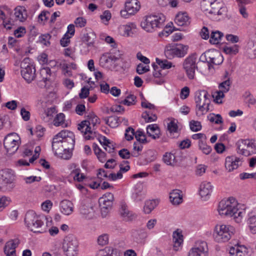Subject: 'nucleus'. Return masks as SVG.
I'll return each instance as SVG.
<instances>
[{
  "instance_id": "21",
  "label": "nucleus",
  "mask_w": 256,
  "mask_h": 256,
  "mask_svg": "<svg viewBox=\"0 0 256 256\" xmlns=\"http://www.w3.org/2000/svg\"><path fill=\"white\" fill-rule=\"evenodd\" d=\"M19 242L18 240L8 242L4 248V252L6 256H16V248L18 246Z\"/></svg>"
},
{
  "instance_id": "9",
  "label": "nucleus",
  "mask_w": 256,
  "mask_h": 256,
  "mask_svg": "<svg viewBox=\"0 0 256 256\" xmlns=\"http://www.w3.org/2000/svg\"><path fill=\"white\" fill-rule=\"evenodd\" d=\"M196 60V55L193 54L187 57L183 62V68L190 80L194 79L196 70L198 68Z\"/></svg>"
},
{
  "instance_id": "54",
  "label": "nucleus",
  "mask_w": 256,
  "mask_h": 256,
  "mask_svg": "<svg viewBox=\"0 0 256 256\" xmlns=\"http://www.w3.org/2000/svg\"><path fill=\"white\" fill-rule=\"evenodd\" d=\"M190 130L193 132H198L202 129V125L200 122L192 120L190 122Z\"/></svg>"
},
{
  "instance_id": "50",
  "label": "nucleus",
  "mask_w": 256,
  "mask_h": 256,
  "mask_svg": "<svg viewBox=\"0 0 256 256\" xmlns=\"http://www.w3.org/2000/svg\"><path fill=\"white\" fill-rule=\"evenodd\" d=\"M114 249L112 247H106L98 250L96 256H113Z\"/></svg>"
},
{
  "instance_id": "35",
  "label": "nucleus",
  "mask_w": 256,
  "mask_h": 256,
  "mask_svg": "<svg viewBox=\"0 0 256 256\" xmlns=\"http://www.w3.org/2000/svg\"><path fill=\"white\" fill-rule=\"evenodd\" d=\"M94 34L90 32L84 33L82 34L81 40L83 42H86L88 47L94 46Z\"/></svg>"
},
{
  "instance_id": "36",
  "label": "nucleus",
  "mask_w": 256,
  "mask_h": 256,
  "mask_svg": "<svg viewBox=\"0 0 256 256\" xmlns=\"http://www.w3.org/2000/svg\"><path fill=\"white\" fill-rule=\"evenodd\" d=\"M65 116L63 113H60L56 114L54 120V124L56 126H61L62 128L67 126L65 123Z\"/></svg>"
},
{
  "instance_id": "40",
  "label": "nucleus",
  "mask_w": 256,
  "mask_h": 256,
  "mask_svg": "<svg viewBox=\"0 0 256 256\" xmlns=\"http://www.w3.org/2000/svg\"><path fill=\"white\" fill-rule=\"evenodd\" d=\"M175 156L171 152H166L163 156L164 162L168 166H174L176 163Z\"/></svg>"
},
{
  "instance_id": "38",
  "label": "nucleus",
  "mask_w": 256,
  "mask_h": 256,
  "mask_svg": "<svg viewBox=\"0 0 256 256\" xmlns=\"http://www.w3.org/2000/svg\"><path fill=\"white\" fill-rule=\"evenodd\" d=\"M173 242H174V248H176L180 246V244L183 242V236L181 232H178V230L174 231L172 234Z\"/></svg>"
},
{
  "instance_id": "25",
  "label": "nucleus",
  "mask_w": 256,
  "mask_h": 256,
  "mask_svg": "<svg viewBox=\"0 0 256 256\" xmlns=\"http://www.w3.org/2000/svg\"><path fill=\"white\" fill-rule=\"evenodd\" d=\"M182 192L179 190H174L170 194V202L174 205H178L182 202Z\"/></svg>"
},
{
  "instance_id": "11",
  "label": "nucleus",
  "mask_w": 256,
  "mask_h": 256,
  "mask_svg": "<svg viewBox=\"0 0 256 256\" xmlns=\"http://www.w3.org/2000/svg\"><path fill=\"white\" fill-rule=\"evenodd\" d=\"M58 136L60 138L64 150L72 154V150L74 148L75 138L74 133L67 130H63L58 133Z\"/></svg>"
},
{
  "instance_id": "7",
  "label": "nucleus",
  "mask_w": 256,
  "mask_h": 256,
  "mask_svg": "<svg viewBox=\"0 0 256 256\" xmlns=\"http://www.w3.org/2000/svg\"><path fill=\"white\" fill-rule=\"evenodd\" d=\"M78 242L72 234L65 236L62 242V250L66 256H76L78 254Z\"/></svg>"
},
{
  "instance_id": "62",
  "label": "nucleus",
  "mask_w": 256,
  "mask_h": 256,
  "mask_svg": "<svg viewBox=\"0 0 256 256\" xmlns=\"http://www.w3.org/2000/svg\"><path fill=\"white\" fill-rule=\"evenodd\" d=\"M111 18H112L111 13L108 10H104L102 12V14L100 16V18L101 20L104 22H108V20H110Z\"/></svg>"
},
{
  "instance_id": "14",
  "label": "nucleus",
  "mask_w": 256,
  "mask_h": 256,
  "mask_svg": "<svg viewBox=\"0 0 256 256\" xmlns=\"http://www.w3.org/2000/svg\"><path fill=\"white\" fill-rule=\"evenodd\" d=\"M224 58L220 52L216 50H210V56L208 60V69L213 68L214 65H220L222 63Z\"/></svg>"
},
{
  "instance_id": "34",
  "label": "nucleus",
  "mask_w": 256,
  "mask_h": 256,
  "mask_svg": "<svg viewBox=\"0 0 256 256\" xmlns=\"http://www.w3.org/2000/svg\"><path fill=\"white\" fill-rule=\"evenodd\" d=\"M223 36L224 34L220 31H212L210 35V42L212 44H218L220 43Z\"/></svg>"
},
{
  "instance_id": "51",
  "label": "nucleus",
  "mask_w": 256,
  "mask_h": 256,
  "mask_svg": "<svg viewBox=\"0 0 256 256\" xmlns=\"http://www.w3.org/2000/svg\"><path fill=\"white\" fill-rule=\"evenodd\" d=\"M239 46L235 44L232 46H226L224 48V52L228 54L236 55L238 52Z\"/></svg>"
},
{
  "instance_id": "41",
  "label": "nucleus",
  "mask_w": 256,
  "mask_h": 256,
  "mask_svg": "<svg viewBox=\"0 0 256 256\" xmlns=\"http://www.w3.org/2000/svg\"><path fill=\"white\" fill-rule=\"evenodd\" d=\"M40 74L42 77V80L46 83L47 80H50L51 75V70L50 68H43L40 70Z\"/></svg>"
},
{
  "instance_id": "63",
  "label": "nucleus",
  "mask_w": 256,
  "mask_h": 256,
  "mask_svg": "<svg viewBox=\"0 0 256 256\" xmlns=\"http://www.w3.org/2000/svg\"><path fill=\"white\" fill-rule=\"evenodd\" d=\"M200 35L202 38L208 40L210 38V32L207 27L204 26L200 32Z\"/></svg>"
},
{
  "instance_id": "28",
  "label": "nucleus",
  "mask_w": 256,
  "mask_h": 256,
  "mask_svg": "<svg viewBox=\"0 0 256 256\" xmlns=\"http://www.w3.org/2000/svg\"><path fill=\"white\" fill-rule=\"evenodd\" d=\"M174 22L179 26H188L190 24L188 14L186 12L178 13L176 16Z\"/></svg>"
},
{
  "instance_id": "57",
  "label": "nucleus",
  "mask_w": 256,
  "mask_h": 256,
  "mask_svg": "<svg viewBox=\"0 0 256 256\" xmlns=\"http://www.w3.org/2000/svg\"><path fill=\"white\" fill-rule=\"evenodd\" d=\"M134 136H135L134 129L132 127H128L126 130L125 138L127 140H130L133 139Z\"/></svg>"
},
{
  "instance_id": "30",
  "label": "nucleus",
  "mask_w": 256,
  "mask_h": 256,
  "mask_svg": "<svg viewBox=\"0 0 256 256\" xmlns=\"http://www.w3.org/2000/svg\"><path fill=\"white\" fill-rule=\"evenodd\" d=\"M86 117V119L84 120V121L88 122V123H86L88 126H90V124H92L93 127V129L92 130L94 131L95 126L97 124H100V119L93 112H89Z\"/></svg>"
},
{
  "instance_id": "3",
  "label": "nucleus",
  "mask_w": 256,
  "mask_h": 256,
  "mask_svg": "<svg viewBox=\"0 0 256 256\" xmlns=\"http://www.w3.org/2000/svg\"><path fill=\"white\" fill-rule=\"evenodd\" d=\"M165 18L162 14L144 16L140 23L141 27L147 32H152L156 28L162 27Z\"/></svg>"
},
{
  "instance_id": "48",
  "label": "nucleus",
  "mask_w": 256,
  "mask_h": 256,
  "mask_svg": "<svg viewBox=\"0 0 256 256\" xmlns=\"http://www.w3.org/2000/svg\"><path fill=\"white\" fill-rule=\"evenodd\" d=\"M98 200L101 202L113 204L114 201V196L110 192H106L102 197L100 198Z\"/></svg>"
},
{
  "instance_id": "16",
  "label": "nucleus",
  "mask_w": 256,
  "mask_h": 256,
  "mask_svg": "<svg viewBox=\"0 0 256 256\" xmlns=\"http://www.w3.org/2000/svg\"><path fill=\"white\" fill-rule=\"evenodd\" d=\"M88 122L83 120L78 125V129L82 132L84 133V136L86 140H89L93 139L96 136V132L92 130L90 126H88L86 124Z\"/></svg>"
},
{
  "instance_id": "32",
  "label": "nucleus",
  "mask_w": 256,
  "mask_h": 256,
  "mask_svg": "<svg viewBox=\"0 0 256 256\" xmlns=\"http://www.w3.org/2000/svg\"><path fill=\"white\" fill-rule=\"evenodd\" d=\"M80 213L86 218L91 219L94 216V210L92 206H82L80 208Z\"/></svg>"
},
{
  "instance_id": "46",
  "label": "nucleus",
  "mask_w": 256,
  "mask_h": 256,
  "mask_svg": "<svg viewBox=\"0 0 256 256\" xmlns=\"http://www.w3.org/2000/svg\"><path fill=\"white\" fill-rule=\"evenodd\" d=\"M134 136L136 140L142 144H146L149 142V140L146 139L145 134L140 130L136 131Z\"/></svg>"
},
{
  "instance_id": "59",
  "label": "nucleus",
  "mask_w": 256,
  "mask_h": 256,
  "mask_svg": "<svg viewBox=\"0 0 256 256\" xmlns=\"http://www.w3.org/2000/svg\"><path fill=\"white\" fill-rule=\"evenodd\" d=\"M51 38V36L48 34H44L42 35L40 37V42L46 45V46H48L50 44V40Z\"/></svg>"
},
{
  "instance_id": "18",
  "label": "nucleus",
  "mask_w": 256,
  "mask_h": 256,
  "mask_svg": "<svg viewBox=\"0 0 256 256\" xmlns=\"http://www.w3.org/2000/svg\"><path fill=\"white\" fill-rule=\"evenodd\" d=\"M118 60V58L110 53H105L100 59V64L102 67H108Z\"/></svg>"
},
{
  "instance_id": "1",
  "label": "nucleus",
  "mask_w": 256,
  "mask_h": 256,
  "mask_svg": "<svg viewBox=\"0 0 256 256\" xmlns=\"http://www.w3.org/2000/svg\"><path fill=\"white\" fill-rule=\"evenodd\" d=\"M200 8L205 14L213 20L220 21L226 16L227 8L217 0H202Z\"/></svg>"
},
{
  "instance_id": "26",
  "label": "nucleus",
  "mask_w": 256,
  "mask_h": 256,
  "mask_svg": "<svg viewBox=\"0 0 256 256\" xmlns=\"http://www.w3.org/2000/svg\"><path fill=\"white\" fill-rule=\"evenodd\" d=\"M212 190V186L210 182H203L200 185V194L202 198L208 196Z\"/></svg>"
},
{
  "instance_id": "52",
  "label": "nucleus",
  "mask_w": 256,
  "mask_h": 256,
  "mask_svg": "<svg viewBox=\"0 0 256 256\" xmlns=\"http://www.w3.org/2000/svg\"><path fill=\"white\" fill-rule=\"evenodd\" d=\"M50 14V12L48 11H42L38 16V22L42 24H44L48 20Z\"/></svg>"
},
{
  "instance_id": "19",
  "label": "nucleus",
  "mask_w": 256,
  "mask_h": 256,
  "mask_svg": "<svg viewBox=\"0 0 256 256\" xmlns=\"http://www.w3.org/2000/svg\"><path fill=\"white\" fill-rule=\"evenodd\" d=\"M125 8L130 14H134L140 8V2L138 0H127L125 2Z\"/></svg>"
},
{
  "instance_id": "61",
  "label": "nucleus",
  "mask_w": 256,
  "mask_h": 256,
  "mask_svg": "<svg viewBox=\"0 0 256 256\" xmlns=\"http://www.w3.org/2000/svg\"><path fill=\"white\" fill-rule=\"evenodd\" d=\"M152 66L154 70L153 76L154 78H160L163 76V74L162 73V69L160 67L154 63L152 64Z\"/></svg>"
},
{
  "instance_id": "64",
  "label": "nucleus",
  "mask_w": 256,
  "mask_h": 256,
  "mask_svg": "<svg viewBox=\"0 0 256 256\" xmlns=\"http://www.w3.org/2000/svg\"><path fill=\"white\" fill-rule=\"evenodd\" d=\"M26 28L23 26H20L14 31V35L16 38H21L26 34Z\"/></svg>"
},
{
  "instance_id": "56",
  "label": "nucleus",
  "mask_w": 256,
  "mask_h": 256,
  "mask_svg": "<svg viewBox=\"0 0 256 256\" xmlns=\"http://www.w3.org/2000/svg\"><path fill=\"white\" fill-rule=\"evenodd\" d=\"M10 203V198L6 196L0 197V212L8 206Z\"/></svg>"
},
{
  "instance_id": "15",
  "label": "nucleus",
  "mask_w": 256,
  "mask_h": 256,
  "mask_svg": "<svg viewBox=\"0 0 256 256\" xmlns=\"http://www.w3.org/2000/svg\"><path fill=\"white\" fill-rule=\"evenodd\" d=\"M207 244L205 242H200L196 244L195 248L191 249L188 256H206Z\"/></svg>"
},
{
  "instance_id": "31",
  "label": "nucleus",
  "mask_w": 256,
  "mask_h": 256,
  "mask_svg": "<svg viewBox=\"0 0 256 256\" xmlns=\"http://www.w3.org/2000/svg\"><path fill=\"white\" fill-rule=\"evenodd\" d=\"M247 143L246 140H240L236 143L237 152L244 156H249L247 149Z\"/></svg>"
},
{
  "instance_id": "5",
  "label": "nucleus",
  "mask_w": 256,
  "mask_h": 256,
  "mask_svg": "<svg viewBox=\"0 0 256 256\" xmlns=\"http://www.w3.org/2000/svg\"><path fill=\"white\" fill-rule=\"evenodd\" d=\"M234 232V228L230 225H217L215 227L214 237L216 242H224L230 240Z\"/></svg>"
},
{
  "instance_id": "55",
  "label": "nucleus",
  "mask_w": 256,
  "mask_h": 256,
  "mask_svg": "<svg viewBox=\"0 0 256 256\" xmlns=\"http://www.w3.org/2000/svg\"><path fill=\"white\" fill-rule=\"evenodd\" d=\"M142 118L145 120L146 122H154L156 120L157 117L156 114H154L152 116H150V114L146 111L142 114Z\"/></svg>"
},
{
  "instance_id": "6",
  "label": "nucleus",
  "mask_w": 256,
  "mask_h": 256,
  "mask_svg": "<svg viewBox=\"0 0 256 256\" xmlns=\"http://www.w3.org/2000/svg\"><path fill=\"white\" fill-rule=\"evenodd\" d=\"M24 222L31 231L34 232H42L44 222L34 211H28L26 213Z\"/></svg>"
},
{
  "instance_id": "29",
  "label": "nucleus",
  "mask_w": 256,
  "mask_h": 256,
  "mask_svg": "<svg viewBox=\"0 0 256 256\" xmlns=\"http://www.w3.org/2000/svg\"><path fill=\"white\" fill-rule=\"evenodd\" d=\"M14 16L17 20L24 22L27 18V12L23 6H18L14 8Z\"/></svg>"
},
{
  "instance_id": "42",
  "label": "nucleus",
  "mask_w": 256,
  "mask_h": 256,
  "mask_svg": "<svg viewBox=\"0 0 256 256\" xmlns=\"http://www.w3.org/2000/svg\"><path fill=\"white\" fill-rule=\"evenodd\" d=\"M156 63L160 66V68L162 70L169 69L172 66L173 67L174 66L172 65V62H168V60H162L158 59V58H156Z\"/></svg>"
},
{
  "instance_id": "27",
  "label": "nucleus",
  "mask_w": 256,
  "mask_h": 256,
  "mask_svg": "<svg viewBox=\"0 0 256 256\" xmlns=\"http://www.w3.org/2000/svg\"><path fill=\"white\" fill-rule=\"evenodd\" d=\"M120 213L123 219L126 221L131 220L136 218V216L128 210L125 204L121 205Z\"/></svg>"
},
{
  "instance_id": "53",
  "label": "nucleus",
  "mask_w": 256,
  "mask_h": 256,
  "mask_svg": "<svg viewBox=\"0 0 256 256\" xmlns=\"http://www.w3.org/2000/svg\"><path fill=\"white\" fill-rule=\"evenodd\" d=\"M136 96L134 94H130L126 97V98L125 100H122L120 102V104L128 106L134 105L136 103Z\"/></svg>"
},
{
  "instance_id": "45",
  "label": "nucleus",
  "mask_w": 256,
  "mask_h": 256,
  "mask_svg": "<svg viewBox=\"0 0 256 256\" xmlns=\"http://www.w3.org/2000/svg\"><path fill=\"white\" fill-rule=\"evenodd\" d=\"M109 235L107 234H102L100 235L97 238V243L101 246H104L108 244Z\"/></svg>"
},
{
  "instance_id": "47",
  "label": "nucleus",
  "mask_w": 256,
  "mask_h": 256,
  "mask_svg": "<svg viewBox=\"0 0 256 256\" xmlns=\"http://www.w3.org/2000/svg\"><path fill=\"white\" fill-rule=\"evenodd\" d=\"M178 120L173 118L169 123L168 124V130L170 134L172 133L178 132V126L177 124Z\"/></svg>"
},
{
  "instance_id": "8",
  "label": "nucleus",
  "mask_w": 256,
  "mask_h": 256,
  "mask_svg": "<svg viewBox=\"0 0 256 256\" xmlns=\"http://www.w3.org/2000/svg\"><path fill=\"white\" fill-rule=\"evenodd\" d=\"M20 142V138L16 134H10L5 137L4 146L7 152L12 154L17 151Z\"/></svg>"
},
{
  "instance_id": "37",
  "label": "nucleus",
  "mask_w": 256,
  "mask_h": 256,
  "mask_svg": "<svg viewBox=\"0 0 256 256\" xmlns=\"http://www.w3.org/2000/svg\"><path fill=\"white\" fill-rule=\"evenodd\" d=\"M99 204L101 209V214L103 218L106 217L110 211L111 210L113 204L106 202H101L98 200Z\"/></svg>"
},
{
  "instance_id": "10",
  "label": "nucleus",
  "mask_w": 256,
  "mask_h": 256,
  "mask_svg": "<svg viewBox=\"0 0 256 256\" xmlns=\"http://www.w3.org/2000/svg\"><path fill=\"white\" fill-rule=\"evenodd\" d=\"M52 148L55 154L62 158L68 160L72 156V154L68 150L66 151L64 150L62 142L60 140V138L58 136V134L53 138Z\"/></svg>"
},
{
  "instance_id": "2",
  "label": "nucleus",
  "mask_w": 256,
  "mask_h": 256,
  "mask_svg": "<svg viewBox=\"0 0 256 256\" xmlns=\"http://www.w3.org/2000/svg\"><path fill=\"white\" fill-rule=\"evenodd\" d=\"M238 205L237 201L233 197L222 200L219 203L218 212L221 216H233L236 222H240L246 215V212L244 210H240L238 208Z\"/></svg>"
},
{
  "instance_id": "43",
  "label": "nucleus",
  "mask_w": 256,
  "mask_h": 256,
  "mask_svg": "<svg viewBox=\"0 0 256 256\" xmlns=\"http://www.w3.org/2000/svg\"><path fill=\"white\" fill-rule=\"evenodd\" d=\"M247 143V149L250 156L256 153V140L254 139L246 140Z\"/></svg>"
},
{
  "instance_id": "24",
  "label": "nucleus",
  "mask_w": 256,
  "mask_h": 256,
  "mask_svg": "<svg viewBox=\"0 0 256 256\" xmlns=\"http://www.w3.org/2000/svg\"><path fill=\"white\" fill-rule=\"evenodd\" d=\"M246 251L247 249L245 246L236 244L230 248L229 253L230 256H246Z\"/></svg>"
},
{
  "instance_id": "12",
  "label": "nucleus",
  "mask_w": 256,
  "mask_h": 256,
  "mask_svg": "<svg viewBox=\"0 0 256 256\" xmlns=\"http://www.w3.org/2000/svg\"><path fill=\"white\" fill-rule=\"evenodd\" d=\"M208 92L204 90L198 92L196 94L195 100L196 106L198 110L204 112V110H208V106L210 104V100L208 98Z\"/></svg>"
},
{
  "instance_id": "4",
  "label": "nucleus",
  "mask_w": 256,
  "mask_h": 256,
  "mask_svg": "<svg viewBox=\"0 0 256 256\" xmlns=\"http://www.w3.org/2000/svg\"><path fill=\"white\" fill-rule=\"evenodd\" d=\"M188 46L182 44H170L166 46L164 54L166 58L172 60L175 57L182 58L188 53Z\"/></svg>"
},
{
  "instance_id": "58",
  "label": "nucleus",
  "mask_w": 256,
  "mask_h": 256,
  "mask_svg": "<svg viewBox=\"0 0 256 256\" xmlns=\"http://www.w3.org/2000/svg\"><path fill=\"white\" fill-rule=\"evenodd\" d=\"M230 82L229 78H228V80L220 83L218 86V88L220 90L227 92L230 90Z\"/></svg>"
},
{
  "instance_id": "13",
  "label": "nucleus",
  "mask_w": 256,
  "mask_h": 256,
  "mask_svg": "<svg viewBox=\"0 0 256 256\" xmlns=\"http://www.w3.org/2000/svg\"><path fill=\"white\" fill-rule=\"evenodd\" d=\"M16 174L14 170L10 169H4L0 172V182L2 184L9 186V190H11L14 187V181Z\"/></svg>"
},
{
  "instance_id": "44",
  "label": "nucleus",
  "mask_w": 256,
  "mask_h": 256,
  "mask_svg": "<svg viewBox=\"0 0 256 256\" xmlns=\"http://www.w3.org/2000/svg\"><path fill=\"white\" fill-rule=\"evenodd\" d=\"M204 140H199L198 141V147L199 148L202 152L206 154H208L210 153L212 148L207 145Z\"/></svg>"
},
{
  "instance_id": "22",
  "label": "nucleus",
  "mask_w": 256,
  "mask_h": 256,
  "mask_svg": "<svg viewBox=\"0 0 256 256\" xmlns=\"http://www.w3.org/2000/svg\"><path fill=\"white\" fill-rule=\"evenodd\" d=\"M21 74L23 78L28 82H31L36 78V70L34 66L26 70H21Z\"/></svg>"
},
{
  "instance_id": "20",
  "label": "nucleus",
  "mask_w": 256,
  "mask_h": 256,
  "mask_svg": "<svg viewBox=\"0 0 256 256\" xmlns=\"http://www.w3.org/2000/svg\"><path fill=\"white\" fill-rule=\"evenodd\" d=\"M60 209L63 214L68 216L70 215L74 212V204L69 200H64L60 202Z\"/></svg>"
},
{
  "instance_id": "33",
  "label": "nucleus",
  "mask_w": 256,
  "mask_h": 256,
  "mask_svg": "<svg viewBox=\"0 0 256 256\" xmlns=\"http://www.w3.org/2000/svg\"><path fill=\"white\" fill-rule=\"evenodd\" d=\"M136 28V26L134 23H129L122 26L121 30H123V35L126 36H132L134 34L132 30Z\"/></svg>"
},
{
  "instance_id": "60",
  "label": "nucleus",
  "mask_w": 256,
  "mask_h": 256,
  "mask_svg": "<svg viewBox=\"0 0 256 256\" xmlns=\"http://www.w3.org/2000/svg\"><path fill=\"white\" fill-rule=\"evenodd\" d=\"M118 155L123 159H128L132 156V154L126 148H122L119 150Z\"/></svg>"
},
{
  "instance_id": "17",
  "label": "nucleus",
  "mask_w": 256,
  "mask_h": 256,
  "mask_svg": "<svg viewBox=\"0 0 256 256\" xmlns=\"http://www.w3.org/2000/svg\"><path fill=\"white\" fill-rule=\"evenodd\" d=\"M242 164L241 160L235 156H228L226 158L225 168L228 172L233 171L234 170Z\"/></svg>"
},
{
  "instance_id": "23",
  "label": "nucleus",
  "mask_w": 256,
  "mask_h": 256,
  "mask_svg": "<svg viewBox=\"0 0 256 256\" xmlns=\"http://www.w3.org/2000/svg\"><path fill=\"white\" fill-rule=\"evenodd\" d=\"M146 133L154 140L158 138L161 136L160 129L156 124L148 125L146 128Z\"/></svg>"
},
{
  "instance_id": "49",
  "label": "nucleus",
  "mask_w": 256,
  "mask_h": 256,
  "mask_svg": "<svg viewBox=\"0 0 256 256\" xmlns=\"http://www.w3.org/2000/svg\"><path fill=\"white\" fill-rule=\"evenodd\" d=\"M208 118L211 122H214L216 124L223 122L222 118L220 114H210L208 116Z\"/></svg>"
},
{
  "instance_id": "39",
  "label": "nucleus",
  "mask_w": 256,
  "mask_h": 256,
  "mask_svg": "<svg viewBox=\"0 0 256 256\" xmlns=\"http://www.w3.org/2000/svg\"><path fill=\"white\" fill-rule=\"evenodd\" d=\"M156 202L154 200H146L144 206L143 210L144 214H149L156 208Z\"/></svg>"
}]
</instances>
